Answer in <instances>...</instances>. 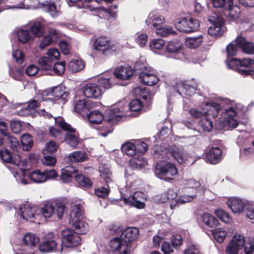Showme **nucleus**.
Returning <instances> with one entry per match:
<instances>
[{"label":"nucleus","mask_w":254,"mask_h":254,"mask_svg":"<svg viewBox=\"0 0 254 254\" xmlns=\"http://www.w3.org/2000/svg\"><path fill=\"white\" fill-rule=\"evenodd\" d=\"M94 48L101 52L104 55H108L117 52L120 49L117 43H111L109 39L105 37H100L94 43Z\"/></svg>","instance_id":"obj_12"},{"label":"nucleus","mask_w":254,"mask_h":254,"mask_svg":"<svg viewBox=\"0 0 254 254\" xmlns=\"http://www.w3.org/2000/svg\"><path fill=\"white\" fill-rule=\"evenodd\" d=\"M23 241L27 246L35 247L39 243L40 239L36 234L28 233L24 235Z\"/></svg>","instance_id":"obj_40"},{"label":"nucleus","mask_w":254,"mask_h":254,"mask_svg":"<svg viewBox=\"0 0 254 254\" xmlns=\"http://www.w3.org/2000/svg\"><path fill=\"white\" fill-rule=\"evenodd\" d=\"M38 107V102L32 100L23 105L20 110H17V115L20 116H27L32 114Z\"/></svg>","instance_id":"obj_32"},{"label":"nucleus","mask_w":254,"mask_h":254,"mask_svg":"<svg viewBox=\"0 0 254 254\" xmlns=\"http://www.w3.org/2000/svg\"><path fill=\"white\" fill-rule=\"evenodd\" d=\"M87 155L83 151H74L68 156V158L72 162H81L86 159Z\"/></svg>","instance_id":"obj_46"},{"label":"nucleus","mask_w":254,"mask_h":254,"mask_svg":"<svg viewBox=\"0 0 254 254\" xmlns=\"http://www.w3.org/2000/svg\"><path fill=\"white\" fill-rule=\"evenodd\" d=\"M55 124L62 129L66 131L65 134L64 140L65 142L72 148H75L82 142L79 137V134L68 123H66L62 118H54Z\"/></svg>","instance_id":"obj_6"},{"label":"nucleus","mask_w":254,"mask_h":254,"mask_svg":"<svg viewBox=\"0 0 254 254\" xmlns=\"http://www.w3.org/2000/svg\"><path fill=\"white\" fill-rule=\"evenodd\" d=\"M224 105L225 102L222 103V100L220 104L215 102L206 103V106L207 108L205 109L206 116L208 117H212L213 118L216 117L220 110L223 111Z\"/></svg>","instance_id":"obj_28"},{"label":"nucleus","mask_w":254,"mask_h":254,"mask_svg":"<svg viewBox=\"0 0 254 254\" xmlns=\"http://www.w3.org/2000/svg\"><path fill=\"white\" fill-rule=\"evenodd\" d=\"M89 122L94 124H99L104 119V116L98 110H94L90 112L87 116Z\"/></svg>","instance_id":"obj_44"},{"label":"nucleus","mask_w":254,"mask_h":254,"mask_svg":"<svg viewBox=\"0 0 254 254\" xmlns=\"http://www.w3.org/2000/svg\"><path fill=\"white\" fill-rule=\"evenodd\" d=\"M211 233L214 239L219 243H222L226 236V232L222 228L212 230H211Z\"/></svg>","instance_id":"obj_52"},{"label":"nucleus","mask_w":254,"mask_h":254,"mask_svg":"<svg viewBox=\"0 0 254 254\" xmlns=\"http://www.w3.org/2000/svg\"><path fill=\"white\" fill-rule=\"evenodd\" d=\"M226 30L223 23L212 24L208 29V33L211 36H221Z\"/></svg>","instance_id":"obj_39"},{"label":"nucleus","mask_w":254,"mask_h":254,"mask_svg":"<svg viewBox=\"0 0 254 254\" xmlns=\"http://www.w3.org/2000/svg\"><path fill=\"white\" fill-rule=\"evenodd\" d=\"M156 33L158 36L165 37L170 35L176 34L173 28L168 25L160 26L156 28Z\"/></svg>","instance_id":"obj_47"},{"label":"nucleus","mask_w":254,"mask_h":254,"mask_svg":"<svg viewBox=\"0 0 254 254\" xmlns=\"http://www.w3.org/2000/svg\"><path fill=\"white\" fill-rule=\"evenodd\" d=\"M0 157L3 162L9 163V165L7 166V168L10 170L13 175L17 167L20 168V167L21 165L22 166H24L25 163L21 161L20 157L18 155L16 157L15 160L13 161L12 163H11L12 161L11 155L10 152L7 149L0 151Z\"/></svg>","instance_id":"obj_20"},{"label":"nucleus","mask_w":254,"mask_h":254,"mask_svg":"<svg viewBox=\"0 0 254 254\" xmlns=\"http://www.w3.org/2000/svg\"><path fill=\"white\" fill-rule=\"evenodd\" d=\"M59 147V145L54 141H50L46 144L43 149L44 153H53L55 152Z\"/></svg>","instance_id":"obj_64"},{"label":"nucleus","mask_w":254,"mask_h":254,"mask_svg":"<svg viewBox=\"0 0 254 254\" xmlns=\"http://www.w3.org/2000/svg\"><path fill=\"white\" fill-rule=\"evenodd\" d=\"M75 179L78 184L82 187L89 188L92 185L90 180L83 175H75Z\"/></svg>","instance_id":"obj_57"},{"label":"nucleus","mask_w":254,"mask_h":254,"mask_svg":"<svg viewBox=\"0 0 254 254\" xmlns=\"http://www.w3.org/2000/svg\"><path fill=\"white\" fill-rule=\"evenodd\" d=\"M73 231L78 234H86L89 230L88 224L82 219L73 220L69 222Z\"/></svg>","instance_id":"obj_31"},{"label":"nucleus","mask_w":254,"mask_h":254,"mask_svg":"<svg viewBox=\"0 0 254 254\" xmlns=\"http://www.w3.org/2000/svg\"><path fill=\"white\" fill-rule=\"evenodd\" d=\"M62 243L67 248L75 247L80 244V237L73 230L66 229L62 232Z\"/></svg>","instance_id":"obj_19"},{"label":"nucleus","mask_w":254,"mask_h":254,"mask_svg":"<svg viewBox=\"0 0 254 254\" xmlns=\"http://www.w3.org/2000/svg\"><path fill=\"white\" fill-rule=\"evenodd\" d=\"M197 196L196 190L194 191H191L190 194L188 193H184L179 197V203L181 204H184L185 203L190 202L193 200Z\"/></svg>","instance_id":"obj_59"},{"label":"nucleus","mask_w":254,"mask_h":254,"mask_svg":"<svg viewBox=\"0 0 254 254\" xmlns=\"http://www.w3.org/2000/svg\"><path fill=\"white\" fill-rule=\"evenodd\" d=\"M21 143L24 150H29L33 145L32 137L28 134L22 135L21 137Z\"/></svg>","instance_id":"obj_55"},{"label":"nucleus","mask_w":254,"mask_h":254,"mask_svg":"<svg viewBox=\"0 0 254 254\" xmlns=\"http://www.w3.org/2000/svg\"><path fill=\"white\" fill-rule=\"evenodd\" d=\"M83 207L80 204H75L72 207L69 216V222L73 220L82 219Z\"/></svg>","instance_id":"obj_41"},{"label":"nucleus","mask_w":254,"mask_h":254,"mask_svg":"<svg viewBox=\"0 0 254 254\" xmlns=\"http://www.w3.org/2000/svg\"><path fill=\"white\" fill-rule=\"evenodd\" d=\"M18 213L23 219L32 222L40 217L39 208L28 204L20 206Z\"/></svg>","instance_id":"obj_14"},{"label":"nucleus","mask_w":254,"mask_h":254,"mask_svg":"<svg viewBox=\"0 0 254 254\" xmlns=\"http://www.w3.org/2000/svg\"><path fill=\"white\" fill-rule=\"evenodd\" d=\"M143 107L142 102L139 99L132 100L129 104L125 101H122L114 105L112 108L106 111V117L108 122L114 124L120 120L121 117L132 116L127 112L140 111Z\"/></svg>","instance_id":"obj_1"},{"label":"nucleus","mask_w":254,"mask_h":254,"mask_svg":"<svg viewBox=\"0 0 254 254\" xmlns=\"http://www.w3.org/2000/svg\"><path fill=\"white\" fill-rule=\"evenodd\" d=\"M238 47L241 48L244 53L248 54H252L254 52V44L251 42L247 41L245 37L238 36L234 41L227 46L228 55L235 56L237 52Z\"/></svg>","instance_id":"obj_9"},{"label":"nucleus","mask_w":254,"mask_h":254,"mask_svg":"<svg viewBox=\"0 0 254 254\" xmlns=\"http://www.w3.org/2000/svg\"><path fill=\"white\" fill-rule=\"evenodd\" d=\"M129 163L132 167L138 169L142 168L147 164L146 160L142 156L130 159Z\"/></svg>","instance_id":"obj_56"},{"label":"nucleus","mask_w":254,"mask_h":254,"mask_svg":"<svg viewBox=\"0 0 254 254\" xmlns=\"http://www.w3.org/2000/svg\"><path fill=\"white\" fill-rule=\"evenodd\" d=\"M227 205L235 213L240 214L243 212L248 211V207L252 204L239 197H232L227 201Z\"/></svg>","instance_id":"obj_17"},{"label":"nucleus","mask_w":254,"mask_h":254,"mask_svg":"<svg viewBox=\"0 0 254 254\" xmlns=\"http://www.w3.org/2000/svg\"><path fill=\"white\" fill-rule=\"evenodd\" d=\"M183 184L186 188L191 189V191H194V190H196V193L198 191L203 192L205 190V188L201 186L200 182L194 179L185 180L183 182Z\"/></svg>","instance_id":"obj_34"},{"label":"nucleus","mask_w":254,"mask_h":254,"mask_svg":"<svg viewBox=\"0 0 254 254\" xmlns=\"http://www.w3.org/2000/svg\"><path fill=\"white\" fill-rule=\"evenodd\" d=\"M148 36L146 34L140 32L136 33L134 37L135 42L141 47H143L146 45Z\"/></svg>","instance_id":"obj_62"},{"label":"nucleus","mask_w":254,"mask_h":254,"mask_svg":"<svg viewBox=\"0 0 254 254\" xmlns=\"http://www.w3.org/2000/svg\"><path fill=\"white\" fill-rule=\"evenodd\" d=\"M209 117L206 115L199 122L201 128L206 131H210L213 127L212 121L210 120Z\"/></svg>","instance_id":"obj_61"},{"label":"nucleus","mask_w":254,"mask_h":254,"mask_svg":"<svg viewBox=\"0 0 254 254\" xmlns=\"http://www.w3.org/2000/svg\"><path fill=\"white\" fill-rule=\"evenodd\" d=\"M155 151V155L157 156L158 159L167 160L170 155L180 164L184 163L188 158L187 153L182 146L174 145L169 150L164 149L161 151L158 150Z\"/></svg>","instance_id":"obj_11"},{"label":"nucleus","mask_w":254,"mask_h":254,"mask_svg":"<svg viewBox=\"0 0 254 254\" xmlns=\"http://www.w3.org/2000/svg\"><path fill=\"white\" fill-rule=\"evenodd\" d=\"M84 67L83 61L80 59H73L68 64V68L72 72H76L82 70Z\"/></svg>","instance_id":"obj_45"},{"label":"nucleus","mask_w":254,"mask_h":254,"mask_svg":"<svg viewBox=\"0 0 254 254\" xmlns=\"http://www.w3.org/2000/svg\"><path fill=\"white\" fill-rule=\"evenodd\" d=\"M71 3H77V7L79 8L88 9L91 11H94L100 17L103 15V13H109V10L103 7H94L93 0H68Z\"/></svg>","instance_id":"obj_18"},{"label":"nucleus","mask_w":254,"mask_h":254,"mask_svg":"<svg viewBox=\"0 0 254 254\" xmlns=\"http://www.w3.org/2000/svg\"><path fill=\"white\" fill-rule=\"evenodd\" d=\"M57 246V242L55 240L53 233H49L45 236V240L39 245L40 251L49 253L54 251Z\"/></svg>","instance_id":"obj_22"},{"label":"nucleus","mask_w":254,"mask_h":254,"mask_svg":"<svg viewBox=\"0 0 254 254\" xmlns=\"http://www.w3.org/2000/svg\"><path fill=\"white\" fill-rule=\"evenodd\" d=\"M76 173V170L71 166H67L62 170L60 179L63 183L71 182L73 175Z\"/></svg>","instance_id":"obj_36"},{"label":"nucleus","mask_w":254,"mask_h":254,"mask_svg":"<svg viewBox=\"0 0 254 254\" xmlns=\"http://www.w3.org/2000/svg\"><path fill=\"white\" fill-rule=\"evenodd\" d=\"M49 96L50 97L46 99L45 101L50 100H57L60 99L65 100L68 96V93L62 86H56L51 89Z\"/></svg>","instance_id":"obj_30"},{"label":"nucleus","mask_w":254,"mask_h":254,"mask_svg":"<svg viewBox=\"0 0 254 254\" xmlns=\"http://www.w3.org/2000/svg\"><path fill=\"white\" fill-rule=\"evenodd\" d=\"M132 186L129 187L127 185L125 188L120 190L121 194V200H123L126 205L134 207L138 209L143 208L145 203L144 194L140 191H135L132 193L134 190L132 189Z\"/></svg>","instance_id":"obj_3"},{"label":"nucleus","mask_w":254,"mask_h":254,"mask_svg":"<svg viewBox=\"0 0 254 254\" xmlns=\"http://www.w3.org/2000/svg\"><path fill=\"white\" fill-rule=\"evenodd\" d=\"M208 162L212 164H216L222 159V151L218 147H212L206 154Z\"/></svg>","instance_id":"obj_29"},{"label":"nucleus","mask_w":254,"mask_h":254,"mask_svg":"<svg viewBox=\"0 0 254 254\" xmlns=\"http://www.w3.org/2000/svg\"><path fill=\"white\" fill-rule=\"evenodd\" d=\"M133 70L129 66H121L114 70V77L121 80H127L133 74Z\"/></svg>","instance_id":"obj_25"},{"label":"nucleus","mask_w":254,"mask_h":254,"mask_svg":"<svg viewBox=\"0 0 254 254\" xmlns=\"http://www.w3.org/2000/svg\"><path fill=\"white\" fill-rule=\"evenodd\" d=\"M175 25L177 30L186 33L196 31L199 27L198 20L192 17L178 18Z\"/></svg>","instance_id":"obj_13"},{"label":"nucleus","mask_w":254,"mask_h":254,"mask_svg":"<svg viewBox=\"0 0 254 254\" xmlns=\"http://www.w3.org/2000/svg\"><path fill=\"white\" fill-rule=\"evenodd\" d=\"M183 47V44L179 40H175L170 41L166 47L168 52L176 53L178 54L183 55L181 53V50Z\"/></svg>","instance_id":"obj_38"},{"label":"nucleus","mask_w":254,"mask_h":254,"mask_svg":"<svg viewBox=\"0 0 254 254\" xmlns=\"http://www.w3.org/2000/svg\"><path fill=\"white\" fill-rule=\"evenodd\" d=\"M30 30L33 37H41L44 32V20L35 21L30 26Z\"/></svg>","instance_id":"obj_35"},{"label":"nucleus","mask_w":254,"mask_h":254,"mask_svg":"<svg viewBox=\"0 0 254 254\" xmlns=\"http://www.w3.org/2000/svg\"><path fill=\"white\" fill-rule=\"evenodd\" d=\"M18 40L23 44H26L33 39V36L30 31L24 28H17L15 30Z\"/></svg>","instance_id":"obj_33"},{"label":"nucleus","mask_w":254,"mask_h":254,"mask_svg":"<svg viewBox=\"0 0 254 254\" xmlns=\"http://www.w3.org/2000/svg\"><path fill=\"white\" fill-rule=\"evenodd\" d=\"M223 11L227 16L235 19L239 16L240 13V9L238 6L234 5L233 1L232 5H231L229 8L225 9Z\"/></svg>","instance_id":"obj_54"},{"label":"nucleus","mask_w":254,"mask_h":254,"mask_svg":"<svg viewBox=\"0 0 254 254\" xmlns=\"http://www.w3.org/2000/svg\"><path fill=\"white\" fill-rule=\"evenodd\" d=\"M208 20L212 24L224 23V22L223 18L214 12H210L208 14Z\"/></svg>","instance_id":"obj_63"},{"label":"nucleus","mask_w":254,"mask_h":254,"mask_svg":"<svg viewBox=\"0 0 254 254\" xmlns=\"http://www.w3.org/2000/svg\"><path fill=\"white\" fill-rule=\"evenodd\" d=\"M110 245L112 251H118L120 254H130V245L125 243L121 237L112 239Z\"/></svg>","instance_id":"obj_24"},{"label":"nucleus","mask_w":254,"mask_h":254,"mask_svg":"<svg viewBox=\"0 0 254 254\" xmlns=\"http://www.w3.org/2000/svg\"><path fill=\"white\" fill-rule=\"evenodd\" d=\"M225 62L228 68L237 71L242 75H253L254 73V70L246 68L254 64V57L242 60L228 58Z\"/></svg>","instance_id":"obj_5"},{"label":"nucleus","mask_w":254,"mask_h":254,"mask_svg":"<svg viewBox=\"0 0 254 254\" xmlns=\"http://www.w3.org/2000/svg\"><path fill=\"white\" fill-rule=\"evenodd\" d=\"M41 4L44 10L48 12L52 17H56L60 14L59 8L57 7L55 3L46 1Z\"/></svg>","instance_id":"obj_37"},{"label":"nucleus","mask_w":254,"mask_h":254,"mask_svg":"<svg viewBox=\"0 0 254 254\" xmlns=\"http://www.w3.org/2000/svg\"><path fill=\"white\" fill-rule=\"evenodd\" d=\"M201 219L205 225L210 228L217 227L219 223L217 219L208 213H204L201 216Z\"/></svg>","instance_id":"obj_42"},{"label":"nucleus","mask_w":254,"mask_h":254,"mask_svg":"<svg viewBox=\"0 0 254 254\" xmlns=\"http://www.w3.org/2000/svg\"><path fill=\"white\" fill-rule=\"evenodd\" d=\"M65 70V63L60 62L57 63L54 66L52 67L51 69L45 70L47 71V74L52 75L54 72L56 74L61 75L63 74Z\"/></svg>","instance_id":"obj_53"},{"label":"nucleus","mask_w":254,"mask_h":254,"mask_svg":"<svg viewBox=\"0 0 254 254\" xmlns=\"http://www.w3.org/2000/svg\"><path fill=\"white\" fill-rule=\"evenodd\" d=\"M84 96L88 98L99 99L102 95V91L99 85L95 83H88L82 88Z\"/></svg>","instance_id":"obj_23"},{"label":"nucleus","mask_w":254,"mask_h":254,"mask_svg":"<svg viewBox=\"0 0 254 254\" xmlns=\"http://www.w3.org/2000/svg\"><path fill=\"white\" fill-rule=\"evenodd\" d=\"M115 77L113 75H108L107 76H103L98 79V82L100 85L102 86L105 89H109L116 84Z\"/></svg>","instance_id":"obj_43"},{"label":"nucleus","mask_w":254,"mask_h":254,"mask_svg":"<svg viewBox=\"0 0 254 254\" xmlns=\"http://www.w3.org/2000/svg\"><path fill=\"white\" fill-rule=\"evenodd\" d=\"M164 22L165 18L155 12H150L146 20V23L148 26L155 29Z\"/></svg>","instance_id":"obj_27"},{"label":"nucleus","mask_w":254,"mask_h":254,"mask_svg":"<svg viewBox=\"0 0 254 254\" xmlns=\"http://www.w3.org/2000/svg\"><path fill=\"white\" fill-rule=\"evenodd\" d=\"M244 247L245 254H254V248L250 243H247L243 235L236 234L228 243L226 248L227 254H238L239 251Z\"/></svg>","instance_id":"obj_7"},{"label":"nucleus","mask_w":254,"mask_h":254,"mask_svg":"<svg viewBox=\"0 0 254 254\" xmlns=\"http://www.w3.org/2000/svg\"><path fill=\"white\" fill-rule=\"evenodd\" d=\"M6 128V124L4 122H0V133L2 137L0 138V146L4 143L9 145L14 150H17L19 145V141L15 137L10 135Z\"/></svg>","instance_id":"obj_15"},{"label":"nucleus","mask_w":254,"mask_h":254,"mask_svg":"<svg viewBox=\"0 0 254 254\" xmlns=\"http://www.w3.org/2000/svg\"><path fill=\"white\" fill-rule=\"evenodd\" d=\"M233 1V0H211L214 7L221 8L223 11L229 8L232 5Z\"/></svg>","instance_id":"obj_50"},{"label":"nucleus","mask_w":254,"mask_h":254,"mask_svg":"<svg viewBox=\"0 0 254 254\" xmlns=\"http://www.w3.org/2000/svg\"><path fill=\"white\" fill-rule=\"evenodd\" d=\"M166 160L162 159L156 164L154 173L156 177L161 179L171 180L177 175L178 170L174 164L166 162Z\"/></svg>","instance_id":"obj_10"},{"label":"nucleus","mask_w":254,"mask_h":254,"mask_svg":"<svg viewBox=\"0 0 254 254\" xmlns=\"http://www.w3.org/2000/svg\"><path fill=\"white\" fill-rule=\"evenodd\" d=\"M139 235V231L136 228H127L122 232L121 238L125 243L128 244L136 240Z\"/></svg>","instance_id":"obj_26"},{"label":"nucleus","mask_w":254,"mask_h":254,"mask_svg":"<svg viewBox=\"0 0 254 254\" xmlns=\"http://www.w3.org/2000/svg\"><path fill=\"white\" fill-rule=\"evenodd\" d=\"M134 144L130 142L125 143L122 146V151L126 153L127 156H132L136 153Z\"/></svg>","instance_id":"obj_58"},{"label":"nucleus","mask_w":254,"mask_h":254,"mask_svg":"<svg viewBox=\"0 0 254 254\" xmlns=\"http://www.w3.org/2000/svg\"><path fill=\"white\" fill-rule=\"evenodd\" d=\"M165 45V41L161 39H153L149 43L151 50L155 52L156 50L162 49Z\"/></svg>","instance_id":"obj_60"},{"label":"nucleus","mask_w":254,"mask_h":254,"mask_svg":"<svg viewBox=\"0 0 254 254\" xmlns=\"http://www.w3.org/2000/svg\"><path fill=\"white\" fill-rule=\"evenodd\" d=\"M201 36L198 37H190L187 38L186 40L185 44L187 47L195 49L199 46L202 42Z\"/></svg>","instance_id":"obj_48"},{"label":"nucleus","mask_w":254,"mask_h":254,"mask_svg":"<svg viewBox=\"0 0 254 254\" xmlns=\"http://www.w3.org/2000/svg\"><path fill=\"white\" fill-rule=\"evenodd\" d=\"M139 78L142 83L148 86L154 85L159 81L156 71L151 67L148 69L146 68L144 71L141 72Z\"/></svg>","instance_id":"obj_21"},{"label":"nucleus","mask_w":254,"mask_h":254,"mask_svg":"<svg viewBox=\"0 0 254 254\" xmlns=\"http://www.w3.org/2000/svg\"><path fill=\"white\" fill-rule=\"evenodd\" d=\"M91 107V105L90 102L81 100L76 102L74 106V110L77 113H81L86 112Z\"/></svg>","instance_id":"obj_49"},{"label":"nucleus","mask_w":254,"mask_h":254,"mask_svg":"<svg viewBox=\"0 0 254 254\" xmlns=\"http://www.w3.org/2000/svg\"><path fill=\"white\" fill-rule=\"evenodd\" d=\"M196 89V86H191L181 82L177 83L167 93L168 102L171 103L175 98H188L194 94Z\"/></svg>","instance_id":"obj_8"},{"label":"nucleus","mask_w":254,"mask_h":254,"mask_svg":"<svg viewBox=\"0 0 254 254\" xmlns=\"http://www.w3.org/2000/svg\"><path fill=\"white\" fill-rule=\"evenodd\" d=\"M40 214L42 213L43 217L45 218H50L55 212V208L53 205L50 203L44 204L41 209H39Z\"/></svg>","instance_id":"obj_51"},{"label":"nucleus","mask_w":254,"mask_h":254,"mask_svg":"<svg viewBox=\"0 0 254 254\" xmlns=\"http://www.w3.org/2000/svg\"><path fill=\"white\" fill-rule=\"evenodd\" d=\"M14 177L17 183L22 185L29 184V179L35 183H44L45 178L43 171L37 170L29 173L27 169L18 167L15 170Z\"/></svg>","instance_id":"obj_4"},{"label":"nucleus","mask_w":254,"mask_h":254,"mask_svg":"<svg viewBox=\"0 0 254 254\" xmlns=\"http://www.w3.org/2000/svg\"><path fill=\"white\" fill-rule=\"evenodd\" d=\"M47 57H41L38 60V63L42 70L51 69L53 61L58 60L60 53L56 48L50 49L47 52Z\"/></svg>","instance_id":"obj_16"},{"label":"nucleus","mask_w":254,"mask_h":254,"mask_svg":"<svg viewBox=\"0 0 254 254\" xmlns=\"http://www.w3.org/2000/svg\"><path fill=\"white\" fill-rule=\"evenodd\" d=\"M225 102L222 117L226 120L229 127L235 128L238 125L237 117L243 112L244 106L240 103H236L228 99L222 100V103Z\"/></svg>","instance_id":"obj_2"}]
</instances>
